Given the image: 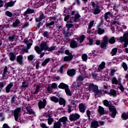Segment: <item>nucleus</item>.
<instances>
[{
  "label": "nucleus",
  "instance_id": "19",
  "mask_svg": "<svg viewBox=\"0 0 128 128\" xmlns=\"http://www.w3.org/2000/svg\"><path fill=\"white\" fill-rule=\"evenodd\" d=\"M106 66V62H102L98 66V72H101V70H102Z\"/></svg>",
  "mask_w": 128,
  "mask_h": 128
},
{
  "label": "nucleus",
  "instance_id": "33",
  "mask_svg": "<svg viewBox=\"0 0 128 128\" xmlns=\"http://www.w3.org/2000/svg\"><path fill=\"white\" fill-rule=\"evenodd\" d=\"M68 86L66 85V84L62 82L60 84V85L58 86V88H62L64 89V88L66 89L68 87Z\"/></svg>",
  "mask_w": 128,
  "mask_h": 128
},
{
  "label": "nucleus",
  "instance_id": "36",
  "mask_svg": "<svg viewBox=\"0 0 128 128\" xmlns=\"http://www.w3.org/2000/svg\"><path fill=\"white\" fill-rule=\"evenodd\" d=\"M20 20H18V19H16V21L12 24L13 28H16V26H18L20 24Z\"/></svg>",
  "mask_w": 128,
  "mask_h": 128
},
{
  "label": "nucleus",
  "instance_id": "44",
  "mask_svg": "<svg viewBox=\"0 0 128 128\" xmlns=\"http://www.w3.org/2000/svg\"><path fill=\"white\" fill-rule=\"evenodd\" d=\"M64 50L63 48H61L56 52V54H57V56H60V54H64Z\"/></svg>",
  "mask_w": 128,
  "mask_h": 128
},
{
  "label": "nucleus",
  "instance_id": "17",
  "mask_svg": "<svg viewBox=\"0 0 128 128\" xmlns=\"http://www.w3.org/2000/svg\"><path fill=\"white\" fill-rule=\"evenodd\" d=\"M74 58L72 54L68 55V56H65L64 58V62H70Z\"/></svg>",
  "mask_w": 128,
  "mask_h": 128
},
{
  "label": "nucleus",
  "instance_id": "2",
  "mask_svg": "<svg viewBox=\"0 0 128 128\" xmlns=\"http://www.w3.org/2000/svg\"><path fill=\"white\" fill-rule=\"evenodd\" d=\"M103 104L105 106H108L110 110V114L113 118H116V110L114 108V106H110V103L108 101L106 100H104Z\"/></svg>",
  "mask_w": 128,
  "mask_h": 128
},
{
  "label": "nucleus",
  "instance_id": "5",
  "mask_svg": "<svg viewBox=\"0 0 128 128\" xmlns=\"http://www.w3.org/2000/svg\"><path fill=\"white\" fill-rule=\"evenodd\" d=\"M31 42H32V40L30 39L29 40H28V39L26 38L24 40V43L27 44V48H23L22 51L24 52H28V50H30V46H32V44Z\"/></svg>",
  "mask_w": 128,
  "mask_h": 128
},
{
  "label": "nucleus",
  "instance_id": "16",
  "mask_svg": "<svg viewBox=\"0 0 128 128\" xmlns=\"http://www.w3.org/2000/svg\"><path fill=\"white\" fill-rule=\"evenodd\" d=\"M34 10L30 8H28L24 12L23 14V16H28V14H34Z\"/></svg>",
  "mask_w": 128,
  "mask_h": 128
},
{
  "label": "nucleus",
  "instance_id": "51",
  "mask_svg": "<svg viewBox=\"0 0 128 128\" xmlns=\"http://www.w3.org/2000/svg\"><path fill=\"white\" fill-rule=\"evenodd\" d=\"M122 66L126 72L128 70V64H126V62H123L122 63Z\"/></svg>",
  "mask_w": 128,
  "mask_h": 128
},
{
  "label": "nucleus",
  "instance_id": "18",
  "mask_svg": "<svg viewBox=\"0 0 128 128\" xmlns=\"http://www.w3.org/2000/svg\"><path fill=\"white\" fill-rule=\"evenodd\" d=\"M58 122H60V124H62H62L66 126V122H68V118L66 117H62L60 118Z\"/></svg>",
  "mask_w": 128,
  "mask_h": 128
},
{
  "label": "nucleus",
  "instance_id": "10",
  "mask_svg": "<svg viewBox=\"0 0 128 128\" xmlns=\"http://www.w3.org/2000/svg\"><path fill=\"white\" fill-rule=\"evenodd\" d=\"M111 82L112 84H116L117 86V84H120L122 82V78H118L116 79V78L113 77L112 78Z\"/></svg>",
  "mask_w": 128,
  "mask_h": 128
},
{
  "label": "nucleus",
  "instance_id": "26",
  "mask_svg": "<svg viewBox=\"0 0 128 128\" xmlns=\"http://www.w3.org/2000/svg\"><path fill=\"white\" fill-rule=\"evenodd\" d=\"M98 112L100 116L104 114V109L102 106H98Z\"/></svg>",
  "mask_w": 128,
  "mask_h": 128
},
{
  "label": "nucleus",
  "instance_id": "59",
  "mask_svg": "<svg viewBox=\"0 0 128 128\" xmlns=\"http://www.w3.org/2000/svg\"><path fill=\"white\" fill-rule=\"evenodd\" d=\"M77 104H78L77 100H72L71 102V104H72V106H76Z\"/></svg>",
  "mask_w": 128,
  "mask_h": 128
},
{
  "label": "nucleus",
  "instance_id": "22",
  "mask_svg": "<svg viewBox=\"0 0 128 128\" xmlns=\"http://www.w3.org/2000/svg\"><path fill=\"white\" fill-rule=\"evenodd\" d=\"M67 74L70 76H74V74H76V70H74V69L68 70L67 72Z\"/></svg>",
  "mask_w": 128,
  "mask_h": 128
},
{
  "label": "nucleus",
  "instance_id": "25",
  "mask_svg": "<svg viewBox=\"0 0 128 128\" xmlns=\"http://www.w3.org/2000/svg\"><path fill=\"white\" fill-rule=\"evenodd\" d=\"M112 14L110 12H107L104 14V20H108L110 18H112Z\"/></svg>",
  "mask_w": 128,
  "mask_h": 128
},
{
  "label": "nucleus",
  "instance_id": "57",
  "mask_svg": "<svg viewBox=\"0 0 128 128\" xmlns=\"http://www.w3.org/2000/svg\"><path fill=\"white\" fill-rule=\"evenodd\" d=\"M56 46H52L50 48H48V52H52V50H56Z\"/></svg>",
  "mask_w": 128,
  "mask_h": 128
},
{
  "label": "nucleus",
  "instance_id": "6",
  "mask_svg": "<svg viewBox=\"0 0 128 128\" xmlns=\"http://www.w3.org/2000/svg\"><path fill=\"white\" fill-rule=\"evenodd\" d=\"M86 78V76L84 75H79L76 78V82H77L76 88L80 89V86L82 85V82H84V80Z\"/></svg>",
  "mask_w": 128,
  "mask_h": 128
},
{
  "label": "nucleus",
  "instance_id": "9",
  "mask_svg": "<svg viewBox=\"0 0 128 128\" xmlns=\"http://www.w3.org/2000/svg\"><path fill=\"white\" fill-rule=\"evenodd\" d=\"M8 74H10V72H8V66H6L4 69V72L2 74V78L3 80H8L10 75Z\"/></svg>",
  "mask_w": 128,
  "mask_h": 128
},
{
  "label": "nucleus",
  "instance_id": "7",
  "mask_svg": "<svg viewBox=\"0 0 128 128\" xmlns=\"http://www.w3.org/2000/svg\"><path fill=\"white\" fill-rule=\"evenodd\" d=\"M80 118V116L78 114H72L70 115L69 120L70 122H74L78 120Z\"/></svg>",
  "mask_w": 128,
  "mask_h": 128
},
{
  "label": "nucleus",
  "instance_id": "55",
  "mask_svg": "<svg viewBox=\"0 0 128 128\" xmlns=\"http://www.w3.org/2000/svg\"><path fill=\"white\" fill-rule=\"evenodd\" d=\"M28 25H29L28 22H26L22 25V28H28Z\"/></svg>",
  "mask_w": 128,
  "mask_h": 128
},
{
  "label": "nucleus",
  "instance_id": "1",
  "mask_svg": "<svg viewBox=\"0 0 128 128\" xmlns=\"http://www.w3.org/2000/svg\"><path fill=\"white\" fill-rule=\"evenodd\" d=\"M88 90L90 92H94L96 98L102 96V91L98 90V86L91 84L88 86Z\"/></svg>",
  "mask_w": 128,
  "mask_h": 128
},
{
  "label": "nucleus",
  "instance_id": "11",
  "mask_svg": "<svg viewBox=\"0 0 128 128\" xmlns=\"http://www.w3.org/2000/svg\"><path fill=\"white\" fill-rule=\"evenodd\" d=\"M20 108H18L14 112V116L15 120L16 121H18V116H20Z\"/></svg>",
  "mask_w": 128,
  "mask_h": 128
},
{
  "label": "nucleus",
  "instance_id": "63",
  "mask_svg": "<svg viewBox=\"0 0 128 128\" xmlns=\"http://www.w3.org/2000/svg\"><path fill=\"white\" fill-rule=\"evenodd\" d=\"M22 88H28V85L26 84V82H22Z\"/></svg>",
  "mask_w": 128,
  "mask_h": 128
},
{
  "label": "nucleus",
  "instance_id": "35",
  "mask_svg": "<svg viewBox=\"0 0 128 128\" xmlns=\"http://www.w3.org/2000/svg\"><path fill=\"white\" fill-rule=\"evenodd\" d=\"M60 126H62V123H60L58 121L54 124V128H60Z\"/></svg>",
  "mask_w": 128,
  "mask_h": 128
},
{
  "label": "nucleus",
  "instance_id": "48",
  "mask_svg": "<svg viewBox=\"0 0 128 128\" xmlns=\"http://www.w3.org/2000/svg\"><path fill=\"white\" fill-rule=\"evenodd\" d=\"M44 20V14H42L40 15L39 18H36V21L37 22H40V20Z\"/></svg>",
  "mask_w": 128,
  "mask_h": 128
},
{
  "label": "nucleus",
  "instance_id": "54",
  "mask_svg": "<svg viewBox=\"0 0 128 128\" xmlns=\"http://www.w3.org/2000/svg\"><path fill=\"white\" fill-rule=\"evenodd\" d=\"M94 20H92L90 22L89 26L88 27V30H90V28H92V26H94Z\"/></svg>",
  "mask_w": 128,
  "mask_h": 128
},
{
  "label": "nucleus",
  "instance_id": "21",
  "mask_svg": "<svg viewBox=\"0 0 128 128\" xmlns=\"http://www.w3.org/2000/svg\"><path fill=\"white\" fill-rule=\"evenodd\" d=\"M100 126V124H98V121H93L91 123V128H96Z\"/></svg>",
  "mask_w": 128,
  "mask_h": 128
},
{
  "label": "nucleus",
  "instance_id": "20",
  "mask_svg": "<svg viewBox=\"0 0 128 128\" xmlns=\"http://www.w3.org/2000/svg\"><path fill=\"white\" fill-rule=\"evenodd\" d=\"M46 26L48 28H54V22L52 21L49 23H46Z\"/></svg>",
  "mask_w": 128,
  "mask_h": 128
},
{
  "label": "nucleus",
  "instance_id": "29",
  "mask_svg": "<svg viewBox=\"0 0 128 128\" xmlns=\"http://www.w3.org/2000/svg\"><path fill=\"white\" fill-rule=\"evenodd\" d=\"M22 58H24L22 56H17L16 61L17 62L19 63V64H22Z\"/></svg>",
  "mask_w": 128,
  "mask_h": 128
},
{
  "label": "nucleus",
  "instance_id": "60",
  "mask_svg": "<svg viewBox=\"0 0 128 128\" xmlns=\"http://www.w3.org/2000/svg\"><path fill=\"white\" fill-rule=\"evenodd\" d=\"M51 87L52 88H58V84L56 83H53L52 84Z\"/></svg>",
  "mask_w": 128,
  "mask_h": 128
},
{
  "label": "nucleus",
  "instance_id": "31",
  "mask_svg": "<svg viewBox=\"0 0 128 128\" xmlns=\"http://www.w3.org/2000/svg\"><path fill=\"white\" fill-rule=\"evenodd\" d=\"M16 56L14 52H10V58L11 62H14L16 60Z\"/></svg>",
  "mask_w": 128,
  "mask_h": 128
},
{
  "label": "nucleus",
  "instance_id": "52",
  "mask_svg": "<svg viewBox=\"0 0 128 128\" xmlns=\"http://www.w3.org/2000/svg\"><path fill=\"white\" fill-rule=\"evenodd\" d=\"M82 60L84 62H86L88 60V55L86 54H83L82 55Z\"/></svg>",
  "mask_w": 128,
  "mask_h": 128
},
{
  "label": "nucleus",
  "instance_id": "27",
  "mask_svg": "<svg viewBox=\"0 0 128 128\" xmlns=\"http://www.w3.org/2000/svg\"><path fill=\"white\" fill-rule=\"evenodd\" d=\"M14 4V2H12H12H9L6 4L4 6L6 8H10V7L13 6Z\"/></svg>",
  "mask_w": 128,
  "mask_h": 128
},
{
  "label": "nucleus",
  "instance_id": "53",
  "mask_svg": "<svg viewBox=\"0 0 128 128\" xmlns=\"http://www.w3.org/2000/svg\"><path fill=\"white\" fill-rule=\"evenodd\" d=\"M28 60L32 62V60H34V56L32 54L30 55L28 58Z\"/></svg>",
  "mask_w": 128,
  "mask_h": 128
},
{
  "label": "nucleus",
  "instance_id": "49",
  "mask_svg": "<svg viewBox=\"0 0 128 128\" xmlns=\"http://www.w3.org/2000/svg\"><path fill=\"white\" fill-rule=\"evenodd\" d=\"M118 88L120 89L121 92H124V86H122V84L121 83H120V84H118Z\"/></svg>",
  "mask_w": 128,
  "mask_h": 128
},
{
  "label": "nucleus",
  "instance_id": "38",
  "mask_svg": "<svg viewBox=\"0 0 128 128\" xmlns=\"http://www.w3.org/2000/svg\"><path fill=\"white\" fill-rule=\"evenodd\" d=\"M117 52H118V48H114L110 52V54H112V56H116V54Z\"/></svg>",
  "mask_w": 128,
  "mask_h": 128
},
{
  "label": "nucleus",
  "instance_id": "32",
  "mask_svg": "<svg viewBox=\"0 0 128 128\" xmlns=\"http://www.w3.org/2000/svg\"><path fill=\"white\" fill-rule=\"evenodd\" d=\"M80 15L77 13L75 14L74 18V22H80Z\"/></svg>",
  "mask_w": 128,
  "mask_h": 128
},
{
  "label": "nucleus",
  "instance_id": "13",
  "mask_svg": "<svg viewBox=\"0 0 128 128\" xmlns=\"http://www.w3.org/2000/svg\"><path fill=\"white\" fill-rule=\"evenodd\" d=\"M70 46L72 48H76L78 46V43L74 40H71L70 42Z\"/></svg>",
  "mask_w": 128,
  "mask_h": 128
},
{
  "label": "nucleus",
  "instance_id": "47",
  "mask_svg": "<svg viewBox=\"0 0 128 128\" xmlns=\"http://www.w3.org/2000/svg\"><path fill=\"white\" fill-rule=\"evenodd\" d=\"M5 14H6V16L9 18H12V16H14L12 13L10 11H6L5 13Z\"/></svg>",
  "mask_w": 128,
  "mask_h": 128
},
{
  "label": "nucleus",
  "instance_id": "58",
  "mask_svg": "<svg viewBox=\"0 0 128 128\" xmlns=\"http://www.w3.org/2000/svg\"><path fill=\"white\" fill-rule=\"evenodd\" d=\"M116 72V70H112L110 71V76H114V72Z\"/></svg>",
  "mask_w": 128,
  "mask_h": 128
},
{
  "label": "nucleus",
  "instance_id": "23",
  "mask_svg": "<svg viewBox=\"0 0 128 128\" xmlns=\"http://www.w3.org/2000/svg\"><path fill=\"white\" fill-rule=\"evenodd\" d=\"M100 7L98 5L96 6V8L94 10V14H98L100 12Z\"/></svg>",
  "mask_w": 128,
  "mask_h": 128
},
{
  "label": "nucleus",
  "instance_id": "40",
  "mask_svg": "<svg viewBox=\"0 0 128 128\" xmlns=\"http://www.w3.org/2000/svg\"><path fill=\"white\" fill-rule=\"evenodd\" d=\"M50 60V58H46L42 63V66H46V64H48V62Z\"/></svg>",
  "mask_w": 128,
  "mask_h": 128
},
{
  "label": "nucleus",
  "instance_id": "56",
  "mask_svg": "<svg viewBox=\"0 0 128 128\" xmlns=\"http://www.w3.org/2000/svg\"><path fill=\"white\" fill-rule=\"evenodd\" d=\"M54 122V119L50 117H49L48 118V124L50 126L52 124V122Z\"/></svg>",
  "mask_w": 128,
  "mask_h": 128
},
{
  "label": "nucleus",
  "instance_id": "28",
  "mask_svg": "<svg viewBox=\"0 0 128 128\" xmlns=\"http://www.w3.org/2000/svg\"><path fill=\"white\" fill-rule=\"evenodd\" d=\"M108 94L112 96H117L116 91L115 90H110V92H108Z\"/></svg>",
  "mask_w": 128,
  "mask_h": 128
},
{
  "label": "nucleus",
  "instance_id": "61",
  "mask_svg": "<svg viewBox=\"0 0 128 128\" xmlns=\"http://www.w3.org/2000/svg\"><path fill=\"white\" fill-rule=\"evenodd\" d=\"M6 86V82H0V88H2Z\"/></svg>",
  "mask_w": 128,
  "mask_h": 128
},
{
  "label": "nucleus",
  "instance_id": "42",
  "mask_svg": "<svg viewBox=\"0 0 128 128\" xmlns=\"http://www.w3.org/2000/svg\"><path fill=\"white\" fill-rule=\"evenodd\" d=\"M50 100L52 102H59L58 98L56 96L50 97Z\"/></svg>",
  "mask_w": 128,
  "mask_h": 128
},
{
  "label": "nucleus",
  "instance_id": "62",
  "mask_svg": "<svg viewBox=\"0 0 128 128\" xmlns=\"http://www.w3.org/2000/svg\"><path fill=\"white\" fill-rule=\"evenodd\" d=\"M40 126L42 128H48V126H46V124H44V123H41Z\"/></svg>",
  "mask_w": 128,
  "mask_h": 128
},
{
  "label": "nucleus",
  "instance_id": "3",
  "mask_svg": "<svg viewBox=\"0 0 128 128\" xmlns=\"http://www.w3.org/2000/svg\"><path fill=\"white\" fill-rule=\"evenodd\" d=\"M40 46H36L34 48L37 54H40L42 50H48V46L46 44V42H42L40 45Z\"/></svg>",
  "mask_w": 128,
  "mask_h": 128
},
{
  "label": "nucleus",
  "instance_id": "14",
  "mask_svg": "<svg viewBox=\"0 0 128 128\" xmlns=\"http://www.w3.org/2000/svg\"><path fill=\"white\" fill-rule=\"evenodd\" d=\"M108 36H104L103 38V42L100 45L102 48H106V44H108Z\"/></svg>",
  "mask_w": 128,
  "mask_h": 128
},
{
  "label": "nucleus",
  "instance_id": "41",
  "mask_svg": "<svg viewBox=\"0 0 128 128\" xmlns=\"http://www.w3.org/2000/svg\"><path fill=\"white\" fill-rule=\"evenodd\" d=\"M65 92L67 96H72V92L70 90V88H68V86L65 89Z\"/></svg>",
  "mask_w": 128,
  "mask_h": 128
},
{
  "label": "nucleus",
  "instance_id": "37",
  "mask_svg": "<svg viewBox=\"0 0 128 128\" xmlns=\"http://www.w3.org/2000/svg\"><path fill=\"white\" fill-rule=\"evenodd\" d=\"M84 40V36L82 35L78 38H77V41L79 42L80 44H82Z\"/></svg>",
  "mask_w": 128,
  "mask_h": 128
},
{
  "label": "nucleus",
  "instance_id": "4",
  "mask_svg": "<svg viewBox=\"0 0 128 128\" xmlns=\"http://www.w3.org/2000/svg\"><path fill=\"white\" fill-rule=\"evenodd\" d=\"M120 42H124V48H126L128 44V30L124 34L123 36L120 37Z\"/></svg>",
  "mask_w": 128,
  "mask_h": 128
},
{
  "label": "nucleus",
  "instance_id": "34",
  "mask_svg": "<svg viewBox=\"0 0 128 128\" xmlns=\"http://www.w3.org/2000/svg\"><path fill=\"white\" fill-rule=\"evenodd\" d=\"M32 64H34V66H36V70H38L40 68V60H36L35 61V63L34 62H32Z\"/></svg>",
  "mask_w": 128,
  "mask_h": 128
},
{
  "label": "nucleus",
  "instance_id": "12",
  "mask_svg": "<svg viewBox=\"0 0 128 128\" xmlns=\"http://www.w3.org/2000/svg\"><path fill=\"white\" fill-rule=\"evenodd\" d=\"M38 106L40 110H42V108H46V100L44 98L42 101H40L38 102Z\"/></svg>",
  "mask_w": 128,
  "mask_h": 128
},
{
  "label": "nucleus",
  "instance_id": "8",
  "mask_svg": "<svg viewBox=\"0 0 128 128\" xmlns=\"http://www.w3.org/2000/svg\"><path fill=\"white\" fill-rule=\"evenodd\" d=\"M18 38V34L14 33L13 34H11L8 36V40L9 42H14V40H16Z\"/></svg>",
  "mask_w": 128,
  "mask_h": 128
},
{
  "label": "nucleus",
  "instance_id": "50",
  "mask_svg": "<svg viewBox=\"0 0 128 128\" xmlns=\"http://www.w3.org/2000/svg\"><path fill=\"white\" fill-rule=\"evenodd\" d=\"M108 42L110 44H114V42H116V38H114V37H112L108 40Z\"/></svg>",
  "mask_w": 128,
  "mask_h": 128
},
{
  "label": "nucleus",
  "instance_id": "15",
  "mask_svg": "<svg viewBox=\"0 0 128 128\" xmlns=\"http://www.w3.org/2000/svg\"><path fill=\"white\" fill-rule=\"evenodd\" d=\"M78 108L80 112H84L86 111V106L84 104L81 103L79 104Z\"/></svg>",
  "mask_w": 128,
  "mask_h": 128
},
{
  "label": "nucleus",
  "instance_id": "39",
  "mask_svg": "<svg viewBox=\"0 0 128 128\" xmlns=\"http://www.w3.org/2000/svg\"><path fill=\"white\" fill-rule=\"evenodd\" d=\"M26 108L29 114H34V112L32 110V109L28 107H26Z\"/></svg>",
  "mask_w": 128,
  "mask_h": 128
},
{
  "label": "nucleus",
  "instance_id": "64",
  "mask_svg": "<svg viewBox=\"0 0 128 128\" xmlns=\"http://www.w3.org/2000/svg\"><path fill=\"white\" fill-rule=\"evenodd\" d=\"M74 25H72V24H66V28H68V30H70V28H72Z\"/></svg>",
  "mask_w": 128,
  "mask_h": 128
},
{
  "label": "nucleus",
  "instance_id": "45",
  "mask_svg": "<svg viewBox=\"0 0 128 128\" xmlns=\"http://www.w3.org/2000/svg\"><path fill=\"white\" fill-rule=\"evenodd\" d=\"M122 118L123 120H128V112L123 113L122 115Z\"/></svg>",
  "mask_w": 128,
  "mask_h": 128
},
{
  "label": "nucleus",
  "instance_id": "30",
  "mask_svg": "<svg viewBox=\"0 0 128 128\" xmlns=\"http://www.w3.org/2000/svg\"><path fill=\"white\" fill-rule=\"evenodd\" d=\"M59 104L60 106H66V100L62 98H60L59 100Z\"/></svg>",
  "mask_w": 128,
  "mask_h": 128
},
{
  "label": "nucleus",
  "instance_id": "46",
  "mask_svg": "<svg viewBox=\"0 0 128 128\" xmlns=\"http://www.w3.org/2000/svg\"><path fill=\"white\" fill-rule=\"evenodd\" d=\"M98 34H104V29L98 28Z\"/></svg>",
  "mask_w": 128,
  "mask_h": 128
},
{
  "label": "nucleus",
  "instance_id": "24",
  "mask_svg": "<svg viewBox=\"0 0 128 128\" xmlns=\"http://www.w3.org/2000/svg\"><path fill=\"white\" fill-rule=\"evenodd\" d=\"M12 86H14V84L12 82H10V84H9L6 87V92H10V89L12 88Z\"/></svg>",
  "mask_w": 128,
  "mask_h": 128
},
{
  "label": "nucleus",
  "instance_id": "43",
  "mask_svg": "<svg viewBox=\"0 0 128 128\" xmlns=\"http://www.w3.org/2000/svg\"><path fill=\"white\" fill-rule=\"evenodd\" d=\"M40 86H37L36 88L35 91L34 92V94H36L40 92Z\"/></svg>",
  "mask_w": 128,
  "mask_h": 128
}]
</instances>
